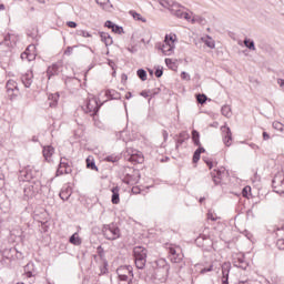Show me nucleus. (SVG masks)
Listing matches in <instances>:
<instances>
[{
  "label": "nucleus",
  "instance_id": "obj_45",
  "mask_svg": "<svg viewBox=\"0 0 284 284\" xmlns=\"http://www.w3.org/2000/svg\"><path fill=\"white\" fill-rule=\"evenodd\" d=\"M250 194H252V186L246 185L242 189V196L244 199H250Z\"/></svg>",
  "mask_w": 284,
  "mask_h": 284
},
{
  "label": "nucleus",
  "instance_id": "obj_3",
  "mask_svg": "<svg viewBox=\"0 0 284 284\" xmlns=\"http://www.w3.org/2000/svg\"><path fill=\"white\" fill-rule=\"evenodd\" d=\"M133 258L136 270H145L148 263V248L143 246L133 247Z\"/></svg>",
  "mask_w": 284,
  "mask_h": 284
},
{
  "label": "nucleus",
  "instance_id": "obj_4",
  "mask_svg": "<svg viewBox=\"0 0 284 284\" xmlns=\"http://www.w3.org/2000/svg\"><path fill=\"white\" fill-rule=\"evenodd\" d=\"M101 234L106 241H116L118 239H121V229L114 223L103 224Z\"/></svg>",
  "mask_w": 284,
  "mask_h": 284
},
{
  "label": "nucleus",
  "instance_id": "obj_30",
  "mask_svg": "<svg viewBox=\"0 0 284 284\" xmlns=\"http://www.w3.org/2000/svg\"><path fill=\"white\" fill-rule=\"evenodd\" d=\"M105 163H119L121 161V154H111L104 158Z\"/></svg>",
  "mask_w": 284,
  "mask_h": 284
},
{
  "label": "nucleus",
  "instance_id": "obj_28",
  "mask_svg": "<svg viewBox=\"0 0 284 284\" xmlns=\"http://www.w3.org/2000/svg\"><path fill=\"white\" fill-rule=\"evenodd\" d=\"M69 243H71V245H81L83 243V241L81 240V236H79V233H73L70 237H69Z\"/></svg>",
  "mask_w": 284,
  "mask_h": 284
},
{
  "label": "nucleus",
  "instance_id": "obj_42",
  "mask_svg": "<svg viewBox=\"0 0 284 284\" xmlns=\"http://www.w3.org/2000/svg\"><path fill=\"white\" fill-rule=\"evenodd\" d=\"M174 41H176V40L174 39V36H172V34H166V36L164 37V43H162V45H174Z\"/></svg>",
  "mask_w": 284,
  "mask_h": 284
},
{
  "label": "nucleus",
  "instance_id": "obj_62",
  "mask_svg": "<svg viewBox=\"0 0 284 284\" xmlns=\"http://www.w3.org/2000/svg\"><path fill=\"white\" fill-rule=\"evenodd\" d=\"M131 192H132V194H141V187H139V186H133V187L131 189Z\"/></svg>",
  "mask_w": 284,
  "mask_h": 284
},
{
  "label": "nucleus",
  "instance_id": "obj_15",
  "mask_svg": "<svg viewBox=\"0 0 284 284\" xmlns=\"http://www.w3.org/2000/svg\"><path fill=\"white\" fill-rule=\"evenodd\" d=\"M230 270H232V266L230 264H224L222 266V284H230Z\"/></svg>",
  "mask_w": 284,
  "mask_h": 284
},
{
  "label": "nucleus",
  "instance_id": "obj_6",
  "mask_svg": "<svg viewBox=\"0 0 284 284\" xmlns=\"http://www.w3.org/2000/svg\"><path fill=\"white\" fill-rule=\"evenodd\" d=\"M124 156L130 163H134V164L136 163L141 164L143 163V161H145L143 153L133 148H128Z\"/></svg>",
  "mask_w": 284,
  "mask_h": 284
},
{
  "label": "nucleus",
  "instance_id": "obj_53",
  "mask_svg": "<svg viewBox=\"0 0 284 284\" xmlns=\"http://www.w3.org/2000/svg\"><path fill=\"white\" fill-rule=\"evenodd\" d=\"M199 161H201L200 151H194L193 158H192V162H193V163H199Z\"/></svg>",
  "mask_w": 284,
  "mask_h": 284
},
{
  "label": "nucleus",
  "instance_id": "obj_55",
  "mask_svg": "<svg viewBox=\"0 0 284 284\" xmlns=\"http://www.w3.org/2000/svg\"><path fill=\"white\" fill-rule=\"evenodd\" d=\"M21 260H23V253L19 252L16 248V254H13V261H21Z\"/></svg>",
  "mask_w": 284,
  "mask_h": 284
},
{
  "label": "nucleus",
  "instance_id": "obj_59",
  "mask_svg": "<svg viewBox=\"0 0 284 284\" xmlns=\"http://www.w3.org/2000/svg\"><path fill=\"white\" fill-rule=\"evenodd\" d=\"M74 50L73 47H67V49L64 50V54L65 57H70V54H72V51Z\"/></svg>",
  "mask_w": 284,
  "mask_h": 284
},
{
  "label": "nucleus",
  "instance_id": "obj_46",
  "mask_svg": "<svg viewBox=\"0 0 284 284\" xmlns=\"http://www.w3.org/2000/svg\"><path fill=\"white\" fill-rule=\"evenodd\" d=\"M75 34L78 37H83L84 39H88V38L92 37V33H90V32H88L85 30H77Z\"/></svg>",
  "mask_w": 284,
  "mask_h": 284
},
{
  "label": "nucleus",
  "instance_id": "obj_7",
  "mask_svg": "<svg viewBox=\"0 0 284 284\" xmlns=\"http://www.w3.org/2000/svg\"><path fill=\"white\" fill-rule=\"evenodd\" d=\"M227 176H230V172H227V169H225V166H220L211 171V179L214 185H221L223 179Z\"/></svg>",
  "mask_w": 284,
  "mask_h": 284
},
{
  "label": "nucleus",
  "instance_id": "obj_23",
  "mask_svg": "<svg viewBox=\"0 0 284 284\" xmlns=\"http://www.w3.org/2000/svg\"><path fill=\"white\" fill-rule=\"evenodd\" d=\"M59 74V64L53 63L51 67L47 69V77L48 79H52V77H57Z\"/></svg>",
  "mask_w": 284,
  "mask_h": 284
},
{
  "label": "nucleus",
  "instance_id": "obj_32",
  "mask_svg": "<svg viewBox=\"0 0 284 284\" xmlns=\"http://www.w3.org/2000/svg\"><path fill=\"white\" fill-rule=\"evenodd\" d=\"M59 93H55V94H51L49 95V106L50 108H57V105H59Z\"/></svg>",
  "mask_w": 284,
  "mask_h": 284
},
{
  "label": "nucleus",
  "instance_id": "obj_1",
  "mask_svg": "<svg viewBox=\"0 0 284 284\" xmlns=\"http://www.w3.org/2000/svg\"><path fill=\"white\" fill-rule=\"evenodd\" d=\"M39 179H41V171L34 169V166H27L20 171L19 180L27 181L28 183L23 189L24 201H31L39 194V192H41L43 185Z\"/></svg>",
  "mask_w": 284,
  "mask_h": 284
},
{
  "label": "nucleus",
  "instance_id": "obj_47",
  "mask_svg": "<svg viewBox=\"0 0 284 284\" xmlns=\"http://www.w3.org/2000/svg\"><path fill=\"white\" fill-rule=\"evenodd\" d=\"M111 30H112V32H113L114 34H123V32H125V31L123 30V27H121V26H119V24L113 26V28H112Z\"/></svg>",
  "mask_w": 284,
  "mask_h": 284
},
{
  "label": "nucleus",
  "instance_id": "obj_26",
  "mask_svg": "<svg viewBox=\"0 0 284 284\" xmlns=\"http://www.w3.org/2000/svg\"><path fill=\"white\" fill-rule=\"evenodd\" d=\"M205 241H209V243H212V239H210L207 235H200L195 240V244L197 247H205Z\"/></svg>",
  "mask_w": 284,
  "mask_h": 284
},
{
  "label": "nucleus",
  "instance_id": "obj_50",
  "mask_svg": "<svg viewBox=\"0 0 284 284\" xmlns=\"http://www.w3.org/2000/svg\"><path fill=\"white\" fill-rule=\"evenodd\" d=\"M95 3H98V6H100L101 8L108 4L110 6V8H113L112 3H110V0H95Z\"/></svg>",
  "mask_w": 284,
  "mask_h": 284
},
{
  "label": "nucleus",
  "instance_id": "obj_8",
  "mask_svg": "<svg viewBox=\"0 0 284 284\" xmlns=\"http://www.w3.org/2000/svg\"><path fill=\"white\" fill-rule=\"evenodd\" d=\"M272 187L276 194L284 193V172L277 173L272 180Z\"/></svg>",
  "mask_w": 284,
  "mask_h": 284
},
{
  "label": "nucleus",
  "instance_id": "obj_24",
  "mask_svg": "<svg viewBox=\"0 0 284 284\" xmlns=\"http://www.w3.org/2000/svg\"><path fill=\"white\" fill-rule=\"evenodd\" d=\"M105 97L108 99L118 101L119 99H121V93H119V91H116L114 89H108L105 91Z\"/></svg>",
  "mask_w": 284,
  "mask_h": 284
},
{
  "label": "nucleus",
  "instance_id": "obj_56",
  "mask_svg": "<svg viewBox=\"0 0 284 284\" xmlns=\"http://www.w3.org/2000/svg\"><path fill=\"white\" fill-rule=\"evenodd\" d=\"M180 77H181L182 81H190V79H191L190 73H187L185 71H182Z\"/></svg>",
  "mask_w": 284,
  "mask_h": 284
},
{
  "label": "nucleus",
  "instance_id": "obj_38",
  "mask_svg": "<svg viewBox=\"0 0 284 284\" xmlns=\"http://www.w3.org/2000/svg\"><path fill=\"white\" fill-rule=\"evenodd\" d=\"M122 183H125V185H132V183H134V175L130 173H125L122 179Z\"/></svg>",
  "mask_w": 284,
  "mask_h": 284
},
{
  "label": "nucleus",
  "instance_id": "obj_37",
  "mask_svg": "<svg viewBox=\"0 0 284 284\" xmlns=\"http://www.w3.org/2000/svg\"><path fill=\"white\" fill-rule=\"evenodd\" d=\"M221 112L223 116H226V119H230V116H232V108L227 104H224L221 108Z\"/></svg>",
  "mask_w": 284,
  "mask_h": 284
},
{
  "label": "nucleus",
  "instance_id": "obj_63",
  "mask_svg": "<svg viewBox=\"0 0 284 284\" xmlns=\"http://www.w3.org/2000/svg\"><path fill=\"white\" fill-rule=\"evenodd\" d=\"M206 216L209 221H216V217H214V213H212L211 211L207 212Z\"/></svg>",
  "mask_w": 284,
  "mask_h": 284
},
{
  "label": "nucleus",
  "instance_id": "obj_58",
  "mask_svg": "<svg viewBox=\"0 0 284 284\" xmlns=\"http://www.w3.org/2000/svg\"><path fill=\"white\" fill-rule=\"evenodd\" d=\"M69 166H70V164L68 162L63 161V158H61L59 168H62L65 170V168H69Z\"/></svg>",
  "mask_w": 284,
  "mask_h": 284
},
{
  "label": "nucleus",
  "instance_id": "obj_12",
  "mask_svg": "<svg viewBox=\"0 0 284 284\" xmlns=\"http://www.w3.org/2000/svg\"><path fill=\"white\" fill-rule=\"evenodd\" d=\"M174 139H175V150L179 151L180 145H182L186 141H190V133H187V131H182L179 134H176Z\"/></svg>",
  "mask_w": 284,
  "mask_h": 284
},
{
  "label": "nucleus",
  "instance_id": "obj_9",
  "mask_svg": "<svg viewBox=\"0 0 284 284\" xmlns=\"http://www.w3.org/2000/svg\"><path fill=\"white\" fill-rule=\"evenodd\" d=\"M183 252L181 251V247H169V258L171 263H183Z\"/></svg>",
  "mask_w": 284,
  "mask_h": 284
},
{
  "label": "nucleus",
  "instance_id": "obj_61",
  "mask_svg": "<svg viewBox=\"0 0 284 284\" xmlns=\"http://www.w3.org/2000/svg\"><path fill=\"white\" fill-rule=\"evenodd\" d=\"M278 250H284V240L281 239V240H277V243H276Z\"/></svg>",
  "mask_w": 284,
  "mask_h": 284
},
{
  "label": "nucleus",
  "instance_id": "obj_52",
  "mask_svg": "<svg viewBox=\"0 0 284 284\" xmlns=\"http://www.w3.org/2000/svg\"><path fill=\"white\" fill-rule=\"evenodd\" d=\"M273 128H274V130H277L278 132H283L284 125H283V123H281L278 121H274L273 122Z\"/></svg>",
  "mask_w": 284,
  "mask_h": 284
},
{
  "label": "nucleus",
  "instance_id": "obj_64",
  "mask_svg": "<svg viewBox=\"0 0 284 284\" xmlns=\"http://www.w3.org/2000/svg\"><path fill=\"white\" fill-rule=\"evenodd\" d=\"M67 26H68V28H77L78 24L74 21H68Z\"/></svg>",
  "mask_w": 284,
  "mask_h": 284
},
{
  "label": "nucleus",
  "instance_id": "obj_16",
  "mask_svg": "<svg viewBox=\"0 0 284 284\" xmlns=\"http://www.w3.org/2000/svg\"><path fill=\"white\" fill-rule=\"evenodd\" d=\"M112 195H111V203L113 205H119L121 203V195L119 192H121V187L119 186H113L111 189Z\"/></svg>",
  "mask_w": 284,
  "mask_h": 284
},
{
  "label": "nucleus",
  "instance_id": "obj_39",
  "mask_svg": "<svg viewBox=\"0 0 284 284\" xmlns=\"http://www.w3.org/2000/svg\"><path fill=\"white\" fill-rule=\"evenodd\" d=\"M97 254L100 261H108V258L105 257V248H103L102 245H99L97 247Z\"/></svg>",
  "mask_w": 284,
  "mask_h": 284
},
{
  "label": "nucleus",
  "instance_id": "obj_13",
  "mask_svg": "<svg viewBox=\"0 0 284 284\" xmlns=\"http://www.w3.org/2000/svg\"><path fill=\"white\" fill-rule=\"evenodd\" d=\"M222 130V134H223V143L226 148H230V145H232V129H230V126L224 125L221 128Z\"/></svg>",
  "mask_w": 284,
  "mask_h": 284
},
{
  "label": "nucleus",
  "instance_id": "obj_49",
  "mask_svg": "<svg viewBox=\"0 0 284 284\" xmlns=\"http://www.w3.org/2000/svg\"><path fill=\"white\" fill-rule=\"evenodd\" d=\"M154 69H155L154 74L156 79H161V77H163V67L158 65V67H154Z\"/></svg>",
  "mask_w": 284,
  "mask_h": 284
},
{
  "label": "nucleus",
  "instance_id": "obj_18",
  "mask_svg": "<svg viewBox=\"0 0 284 284\" xmlns=\"http://www.w3.org/2000/svg\"><path fill=\"white\" fill-rule=\"evenodd\" d=\"M14 254H17V247H9L2 250V256L7 261H14Z\"/></svg>",
  "mask_w": 284,
  "mask_h": 284
},
{
  "label": "nucleus",
  "instance_id": "obj_29",
  "mask_svg": "<svg viewBox=\"0 0 284 284\" xmlns=\"http://www.w3.org/2000/svg\"><path fill=\"white\" fill-rule=\"evenodd\" d=\"M234 266L240 267V270H247L250 264L245 261V257L242 256V257H239L237 261H235Z\"/></svg>",
  "mask_w": 284,
  "mask_h": 284
},
{
  "label": "nucleus",
  "instance_id": "obj_33",
  "mask_svg": "<svg viewBox=\"0 0 284 284\" xmlns=\"http://www.w3.org/2000/svg\"><path fill=\"white\" fill-rule=\"evenodd\" d=\"M192 142L195 146L201 145V133L196 130L192 131Z\"/></svg>",
  "mask_w": 284,
  "mask_h": 284
},
{
  "label": "nucleus",
  "instance_id": "obj_41",
  "mask_svg": "<svg viewBox=\"0 0 284 284\" xmlns=\"http://www.w3.org/2000/svg\"><path fill=\"white\" fill-rule=\"evenodd\" d=\"M204 45H206V48H210L211 50H214V48H216V42L214 41V39H212V37L207 36L206 40L204 41Z\"/></svg>",
  "mask_w": 284,
  "mask_h": 284
},
{
  "label": "nucleus",
  "instance_id": "obj_21",
  "mask_svg": "<svg viewBox=\"0 0 284 284\" xmlns=\"http://www.w3.org/2000/svg\"><path fill=\"white\" fill-rule=\"evenodd\" d=\"M99 34H100L102 43H104L106 45V48L109 45H112V43H114V40L112 39V36H110V33L99 32Z\"/></svg>",
  "mask_w": 284,
  "mask_h": 284
},
{
  "label": "nucleus",
  "instance_id": "obj_35",
  "mask_svg": "<svg viewBox=\"0 0 284 284\" xmlns=\"http://www.w3.org/2000/svg\"><path fill=\"white\" fill-rule=\"evenodd\" d=\"M129 14H130L131 17H133V19H134L135 21H142V23H145V22L148 21L145 18L141 17V13H139V12H136V11H134V10H130V11H129Z\"/></svg>",
  "mask_w": 284,
  "mask_h": 284
},
{
  "label": "nucleus",
  "instance_id": "obj_10",
  "mask_svg": "<svg viewBox=\"0 0 284 284\" xmlns=\"http://www.w3.org/2000/svg\"><path fill=\"white\" fill-rule=\"evenodd\" d=\"M153 265L155 268H158V272L160 273V276H162V278L164 276H168V274L170 273V265L168 264V261H165V258H160L155 261Z\"/></svg>",
  "mask_w": 284,
  "mask_h": 284
},
{
  "label": "nucleus",
  "instance_id": "obj_60",
  "mask_svg": "<svg viewBox=\"0 0 284 284\" xmlns=\"http://www.w3.org/2000/svg\"><path fill=\"white\" fill-rule=\"evenodd\" d=\"M63 174H65V170H63V168L58 166V170L55 172V175L58 176H63Z\"/></svg>",
  "mask_w": 284,
  "mask_h": 284
},
{
  "label": "nucleus",
  "instance_id": "obj_36",
  "mask_svg": "<svg viewBox=\"0 0 284 284\" xmlns=\"http://www.w3.org/2000/svg\"><path fill=\"white\" fill-rule=\"evenodd\" d=\"M164 63L166 68H169V70L176 71V69L179 68V65H176V62L172 61L171 58H165Z\"/></svg>",
  "mask_w": 284,
  "mask_h": 284
},
{
  "label": "nucleus",
  "instance_id": "obj_17",
  "mask_svg": "<svg viewBox=\"0 0 284 284\" xmlns=\"http://www.w3.org/2000/svg\"><path fill=\"white\" fill-rule=\"evenodd\" d=\"M174 44H162L160 43L158 45V49L161 50L162 54H164V57H170V54H172V52H174Z\"/></svg>",
  "mask_w": 284,
  "mask_h": 284
},
{
  "label": "nucleus",
  "instance_id": "obj_40",
  "mask_svg": "<svg viewBox=\"0 0 284 284\" xmlns=\"http://www.w3.org/2000/svg\"><path fill=\"white\" fill-rule=\"evenodd\" d=\"M244 45L248 50H252V51L256 50V44L254 43V40H252L250 38H245L244 39Z\"/></svg>",
  "mask_w": 284,
  "mask_h": 284
},
{
  "label": "nucleus",
  "instance_id": "obj_57",
  "mask_svg": "<svg viewBox=\"0 0 284 284\" xmlns=\"http://www.w3.org/2000/svg\"><path fill=\"white\" fill-rule=\"evenodd\" d=\"M116 23L112 22V20H106L104 22V28H108L109 30H112Z\"/></svg>",
  "mask_w": 284,
  "mask_h": 284
},
{
  "label": "nucleus",
  "instance_id": "obj_31",
  "mask_svg": "<svg viewBox=\"0 0 284 284\" xmlns=\"http://www.w3.org/2000/svg\"><path fill=\"white\" fill-rule=\"evenodd\" d=\"M173 8H175L173 9L175 17H178V19H183V14H185V11L179 9L181 8V4L179 2H174Z\"/></svg>",
  "mask_w": 284,
  "mask_h": 284
},
{
  "label": "nucleus",
  "instance_id": "obj_25",
  "mask_svg": "<svg viewBox=\"0 0 284 284\" xmlns=\"http://www.w3.org/2000/svg\"><path fill=\"white\" fill-rule=\"evenodd\" d=\"M87 169L93 170L94 172H99V166H97V162L94 161V158L88 156L85 160Z\"/></svg>",
  "mask_w": 284,
  "mask_h": 284
},
{
  "label": "nucleus",
  "instance_id": "obj_54",
  "mask_svg": "<svg viewBox=\"0 0 284 284\" xmlns=\"http://www.w3.org/2000/svg\"><path fill=\"white\" fill-rule=\"evenodd\" d=\"M203 161L205 165H207L209 170H212V168H214V162H212L210 158H203Z\"/></svg>",
  "mask_w": 284,
  "mask_h": 284
},
{
  "label": "nucleus",
  "instance_id": "obj_14",
  "mask_svg": "<svg viewBox=\"0 0 284 284\" xmlns=\"http://www.w3.org/2000/svg\"><path fill=\"white\" fill-rule=\"evenodd\" d=\"M20 79L24 88H30L34 79V73L32 72V70H29L24 74H22Z\"/></svg>",
  "mask_w": 284,
  "mask_h": 284
},
{
  "label": "nucleus",
  "instance_id": "obj_51",
  "mask_svg": "<svg viewBox=\"0 0 284 284\" xmlns=\"http://www.w3.org/2000/svg\"><path fill=\"white\" fill-rule=\"evenodd\" d=\"M30 48H32V50H34V45H29L24 52L21 53L20 58L22 59V61H28V52L30 50Z\"/></svg>",
  "mask_w": 284,
  "mask_h": 284
},
{
  "label": "nucleus",
  "instance_id": "obj_2",
  "mask_svg": "<svg viewBox=\"0 0 284 284\" xmlns=\"http://www.w3.org/2000/svg\"><path fill=\"white\" fill-rule=\"evenodd\" d=\"M135 274L141 278V281H145V283H152V281H161V278H163L154 264L146 265L144 271L139 270Z\"/></svg>",
  "mask_w": 284,
  "mask_h": 284
},
{
  "label": "nucleus",
  "instance_id": "obj_34",
  "mask_svg": "<svg viewBox=\"0 0 284 284\" xmlns=\"http://www.w3.org/2000/svg\"><path fill=\"white\" fill-rule=\"evenodd\" d=\"M32 270H34V264L29 263L24 266V274L27 278H32V276H34V273L32 272Z\"/></svg>",
  "mask_w": 284,
  "mask_h": 284
},
{
  "label": "nucleus",
  "instance_id": "obj_20",
  "mask_svg": "<svg viewBox=\"0 0 284 284\" xmlns=\"http://www.w3.org/2000/svg\"><path fill=\"white\" fill-rule=\"evenodd\" d=\"M59 196L62 201H69L70 197L72 196V187L70 186L63 187L60 191Z\"/></svg>",
  "mask_w": 284,
  "mask_h": 284
},
{
  "label": "nucleus",
  "instance_id": "obj_27",
  "mask_svg": "<svg viewBox=\"0 0 284 284\" xmlns=\"http://www.w3.org/2000/svg\"><path fill=\"white\" fill-rule=\"evenodd\" d=\"M7 94H10V92H19V87H17V82L14 80H9L7 82Z\"/></svg>",
  "mask_w": 284,
  "mask_h": 284
},
{
  "label": "nucleus",
  "instance_id": "obj_44",
  "mask_svg": "<svg viewBox=\"0 0 284 284\" xmlns=\"http://www.w3.org/2000/svg\"><path fill=\"white\" fill-rule=\"evenodd\" d=\"M119 284H132V281H134V277L131 276H122L118 277Z\"/></svg>",
  "mask_w": 284,
  "mask_h": 284
},
{
  "label": "nucleus",
  "instance_id": "obj_22",
  "mask_svg": "<svg viewBox=\"0 0 284 284\" xmlns=\"http://www.w3.org/2000/svg\"><path fill=\"white\" fill-rule=\"evenodd\" d=\"M99 270H100V276H104V274H108L110 270V264L108 263V260H102L98 263Z\"/></svg>",
  "mask_w": 284,
  "mask_h": 284
},
{
  "label": "nucleus",
  "instance_id": "obj_48",
  "mask_svg": "<svg viewBox=\"0 0 284 284\" xmlns=\"http://www.w3.org/2000/svg\"><path fill=\"white\" fill-rule=\"evenodd\" d=\"M197 103H200V105H203L207 102V95L205 94H199L196 98Z\"/></svg>",
  "mask_w": 284,
  "mask_h": 284
},
{
  "label": "nucleus",
  "instance_id": "obj_43",
  "mask_svg": "<svg viewBox=\"0 0 284 284\" xmlns=\"http://www.w3.org/2000/svg\"><path fill=\"white\" fill-rule=\"evenodd\" d=\"M136 74L140 80L148 81V71L145 69H138Z\"/></svg>",
  "mask_w": 284,
  "mask_h": 284
},
{
  "label": "nucleus",
  "instance_id": "obj_11",
  "mask_svg": "<svg viewBox=\"0 0 284 284\" xmlns=\"http://www.w3.org/2000/svg\"><path fill=\"white\" fill-rule=\"evenodd\" d=\"M116 275L118 277L131 276L132 278H134V268L132 267V265H121L116 268Z\"/></svg>",
  "mask_w": 284,
  "mask_h": 284
},
{
  "label": "nucleus",
  "instance_id": "obj_19",
  "mask_svg": "<svg viewBox=\"0 0 284 284\" xmlns=\"http://www.w3.org/2000/svg\"><path fill=\"white\" fill-rule=\"evenodd\" d=\"M42 154H43L44 161L50 163V160L52 159V155L54 154V148L52 145L43 146Z\"/></svg>",
  "mask_w": 284,
  "mask_h": 284
},
{
  "label": "nucleus",
  "instance_id": "obj_5",
  "mask_svg": "<svg viewBox=\"0 0 284 284\" xmlns=\"http://www.w3.org/2000/svg\"><path fill=\"white\" fill-rule=\"evenodd\" d=\"M85 104L82 106V110L85 114H89L94 122L99 119V103L97 102V99H87Z\"/></svg>",
  "mask_w": 284,
  "mask_h": 284
}]
</instances>
